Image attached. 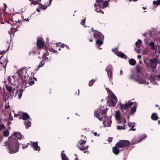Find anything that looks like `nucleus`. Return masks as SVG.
Returning a JSON list of instances; mask_svg holds the SVG:
<instances>
[{
	"label": "nucleus",
	"mask_w": 160,
	"mask_h": 160,
	"mask_svg": "<svg viewBox=\"0 0 160 160\" xmlns=\"http://www.w3.org/2000/svg\"><path fill=\"white\" fill-rule=\"evenodd\" d=\"M9 142L8 143V147L10 154L18 152L19 149V146L18 141L12 137L8 138Z\"/></svg>",
	"instance_id": "1"
},
{
	"label": "nucleus",
	"mask_w": 160,
	"mask_h": 160,
	"mask_svg": "<svg viewBox=\"0 0 160 160\" xmlns=\"http://www.w3.org/2000/svg\"><path fill=\"white\" fill-rule=\"evenodd\" d=\"M133 104L134 105L132 107L131 109V112L130 113V115H132L136 111L137 104L136 102H130V100L128 101V103L126 104L120 103V109L121 111L124 112V110H128L129 108Z\"/></svg>",
	"instance_id": "2"
},
{
	"label": "nucleus",
	"mask_w": 160,
	"mask_h": 160,
	"mask_svg": "<svg viewBox=\"0 0 160 160\" xmlns=\"http://www.w3.org/2000/svg\"><path fill=\"white\" fill-rule=\"evenodd\" d=\"M107 112V109H105L104 110H103L101 108H98L95 111L94 115L100 121H102L103 119V115L105 114Z\"/></svg>",
	"instance_id": "3"
},
{
	"label": "nucleus",
	"mask_w": 160,
	"mask_h": 160,
	"mask_svg": "<svg viewBox=\"0 0 160 160\" xmlns=\"http://www.w3.org/2000/svg\"><path fill=\"white\" fill-rule=\"evenodd\" d=\"M86 142L87 141L85 140L81 139L77 143V146L82 151L86 150L89 147L88 145L84 146Z\"/></svg>",
	"instance_id": "4"
},
{
	"label": "nucleus",
	"mask_w": 160,
	"mask_h": 160,
	"mask_svg": "<svg viewBox=\"0 0 160 160\" xmlns=\"http://www.w3.org/2000/svg\"><path fill=\"white\" fill-rule=\"evenodd\" d=\"M30 68H28L27 69L26 67L23 68L21 69H19L17 71V73L18 74L19 77L20 78L24 77L25 78L27 77L26 72H29L30 71Z\"/></svg>",
	"instance_id": "5"
},
{
	"label": "nucleus",
	"mask_w": 160,
	"mask_h": 160,
	"mask_svg": "<svg viewBox=\"0 0 160 160\" xmlns=\"http://www.w3.org/2000/svg\"><path fill=\"white\" fill-rule=\"evenodd\" d=\"M150 68L154 69L156 68L157 64L159 63L158 59L157 58H152L149 60Z\"/></svg>",
	"instance_id": "6"
},
{
	"label": "nucleus",
	"mask_w": 160,
	"mask_h": 160,
	"mask_svg": "<svg viewBox=\"0 0 160 160\" xmlns=\"http://www.w3.org/2000/svg\"><path fill=\"white\" fill-rule=\"evenodd\" d=\"M116 144V146L119 148H121L128 146L130 144L128 140H120Z\"/></svg>",
	"instance_id": "7"
},
{
	"label": "nucleus",
	"mask_w": 160,
	"mask_h": 160,
	"mask_svg": "<svg viewBox=\"0 0 160 160\" xmlns=\"http://www.w3.org/2000/svg\"><path fill=\"white\" fill-rule=\"evenodd\" d=\"M129 78L132 80H135L136 82L140 84H148V81H147L145 79L138 78H135V75L133 74H131L129 77Z\"/></svg>",
	"instance_id": "8"
},
{
	"label": "nucleus",
	"mask_w": 160,
	"mask_h": 160,
	"mask_svg": "<svg viewBox=\"0 0 160 160\" xmlns=\"http://www.w3.org/2000/svg\"><path fill=\"white\" fill-rule=\"evenodd\" d=\"M6 88L8 92L9 93V95L12 96H16V93L17 92L15 93L14 95V92L15 90V88H12V87L11 86H8V85H5Z\"/></svg>",
	"instance_id": "9"
},
{
	"label": "nucleus",
	"mask_w": 160,
	"mask_h": 160,
	"mask_svg": "<svg viewBox=\"0 0 160 160\" xmlns=\"http://www.w3.org/2000/svg\"><path fill=\"white\" fill-rule=\"evenodd\" d=\"M106 71L107 72L108 78L110 79H112V67L110 66H108L106 68Z\"/></svg>",
	"instance_id": "10"
},
{
	"label": "nucleus",
	"mask_w": 160,
	"mask_h": 160,
	"mask_svg": "<svg viewBox=\"0 0 160 160\" xmlns=\"http://www.w3.org/2000/svg\"><path fill=\"white\" fill-rule=\"evenodd\" d=\"M42 40V39L40 38L39 39L38 38L37 40V48L38 49L42 48L44 46V44Z\"/></svg>",
	"instance_id": "11"
},
{
	"label": "nucleus",
	"mask_w": 160,
	"mask_h": 160,
	"mask_svg": "<svg viewBox=\"0 0 160 160\" xmlns=\"http://www.w3.org/2000/svg\"><path fill=\"white\" fill-rule=\"evenodd\" d=\"M93 37L94 38L97 40L98 39H103L104 36L100 32H98V31L96 32H95L93 34Z\"/></svg>",
	"instance_id": "12"
},
{
	"label": "nucleus",
	"mask_w": 160,
	"mask_h": 160,
	"mask_svg": "<svg viewBox=\"0 0 160 160\" xmlns=\"http://www.w3.org/2000/svg\"><path fill=\"white\" fill-rule=\"evenodd\" d=\"M22 137V134L19 132H14L9 137H12V138L17 140L18 139H21Z\"/></svg>",
	"instance_id": "13"
},
{
	"label": "nucleus",
	"mask_w": 160,
	"mask_h": 160,
	"mask_svg": "<svg viewBox=\"0 0 160 160\" xmlns=\"http://www.w3.org/2000/svg\"><path fill=\"white\" fill-rule=\"evenodd\" d=\"M64 151L63 150L61 152V155L62 160H69L66 155L64 153ZM74 155L76 157L74 160H78L77 155L76 154H75Z\"/></svg>",
	"instance_id": "14"
},
{
	"label": "nucleus",
	"mask_w": 160,
	"mask_h": 160,
	"mask_svg": "<svg viewBox=\"0 0 160 160\" xmlns=\"http://www.w3.org/2000/svg\"><path fill=\"white\" fill-rule=\"evenodd\" d=\"M118 148V147L116 146V144H115V147L112 148V152L115 155H118L120 151H121L119 150Z\"/></svg>",
	"instance_id": "15"
},
{
	"label": "nucleus",
	"mask_w": 160,
	"mask_h": 160,
	"mask_svg": "<svg viewBox=\"0 0 160 160\" xmlns=\"http://www.w3.org/2000/svg\"><path fill=\"white\" fill-rule=\"evenodd\" d=\"M28 118H30V117L28 114L26 113H24L21 116L20 115L19 119H22L23 120H26Z\"/></svg>",
	"instance_id": "16"
},
{
	"label": "nucleus",
	"mask_w": 160,
	"mask_h": 160,
	"mask_svg": "<svg viewBox=\"0 0 160 160\" xmlns=\"http://www.w3.org/2000/svg\"><path fill=\"white\" fill-rule=\"evenodd\" d=\"M103 2V0H96V3L94 4V7H97L98 6L102 8V3Z\"/></svg>",
	"instance_id": "17"
},
{
	"label": "nucleus",
	"mask_w": 160,
	"mask_h": 160,
	"mask_svg": "<svg viewBox=\"0 0 160 160\" xmlns=\"http://www.w3.org/2000/svg\"><path fill=\"white\" fill-rule=\"evenodd\" d=\"M32 144H31V145H32V147L34 148V150H35L37 151L38 150L39 148V150H40V148L39 147V146L38 145V142H32Z\"/></svg>",
	"instance_id": "18"
},
{
	"label": "nucleus",
	"mask_w": 160,
	"mask_h": 160,
	"mask_svg": "<svg viewBox=\"0 0 160 160\" xmlns=\"http://www.w3.org/2000/svg\"><path fill=\"white\" fill-rule=\"evenodd\" d=\"M52 0H49V3L47 6H45L44 5H42L41 3H40L39 8L43 10L46 9L49 6L51 5Z\"/></svg>",
	"instance_id": "19"
},
{
	"label": "nucleus",
	"mask_w": 160,
	"mask_h": 160,
	"mask_svg": "<svg viewBox=\"0 0 160 160\" xmlns=\"http://www.w3.org/2000/svg\"><path fill=\"white\" fill-rule=\"evenodd\" d=\"M103 39H98L96 41V44L98 48L100 47V46L102 45L103 44Z\"/></svg>",
	"instance_id": "20"
},
{
	"label": "nucleus",
	"mask_w": 160,
	"mask_h": 160,
	"mask_svg": "<svg viewBox=\"0 0 160 160\" xmlns=\"http://www.w3.org/2000/svg\"><path fill=\"white\" fill-rule=\"evenodd\" d=\"M151 119L153 120L156 121L158 119V116L156 113H153L151 116Z\"/></svg>",
	"instance_id": "21"
},
{
	"label": "nucleus",
	"mask_w": 160,
	"mask_h": 160,
	"mask_svg": "<svg viewBox=\"0 0 160 160\" xmlns=\"http://www.w3.org/2000/svg\"><path fill=\"white\" fill-rule=\"evenodd\" d=\"M116 55L118 57H120L122 58H127L126 56L124 54L120 51H119Z\"/></svg>",
	"instance_id": "22"
},
{
	"label": "nucleus",
	"mask_w": 160,
	"mask_h": 160,
	"mask_svg": "<svg viewBox=\"0 0 160 160\" xmlns=\"http://www.w3.org/2000/svg\"><path fill=\"white\" fill-rule=\"evenodd\" d=\"M48 54H49V53L47 52H45L44 54H43L42 57V60H43L44 62L46 61H48V58L46 57L47 56Z\"/></svg>",
	"instance_id": "23"
},
{
	"label": "nucleus",
	"mask_w": 160,
	"mask_h": 160,
	"mask_svg": "<svg viewBox=\"0 0 160 160\" xmlns=\"http://www.w3.org/2000/svg\"><path fill=\"white\" fill-rule=\"evenodd\" d=\"M127 112V111L125 112H124L123 114V116L124 117L121 119L122 122L123 123V125H125V124L126 123V120L125 118V115Z\"/></svg>",
	"instance_id": "24"
},
{
	"label": "nucleus",
	"mask_w": 160,
	"mask_h": 160,
	"mask_svg": "<svg viewBox=\"0 0 160 160\" xmlns=\"http://www.w3.org/2000/svg\"><path fill=\"white\" fill-rule=\"evenodd\" d=\"M24 125L27 127V128H28V127H31V122L29 121H26L24 122Z\"/></svg>",
	"instance_id": "25"
},
{
	"label": "nucleus",
	"mask_w": 160,
	"mask_h": 160,
	"mask_svg": "<svg viewBox=\"0 0 160 160\" xmlns=\"http://www.w3.org/2000/svg\"><path fill=\"white\" fill-rule=\"evenodd\" d=\"M129 64L132 66L135 65L136 63V62L135 60L133 59H131L129 62Z\"/></svg>",
	"instance_id": "26"
},
{
	"label": "nucleus",
	"mask_w": 160,
	"mask_h": 160,
	"mask_svg": "<svg viewBox=\"0 0 160 160\" xmlns=\"http://www.w3.org/2000/svg\"><path fill=\"white\" fill-rule=\"evenodd\" d=\"M29 69L30 70V72H26V75H27V77H30L33 76L34 75V73L32 72V70H31V68H29Z\"/></svg>",
	"instance_id": "27"
},
{
	"label": "nucleus",
	"mask_w": 160,
	"mask_h": 160,
	"mask_svg": "<svg viewBox=\"0 0 160 160\" xmlns=\"http://www.w3.org/2000/svg\"><path fill=\"white\" fill-rule=\"evenodd\" d=\"M142 139H141L139 141H135L136 140L135 138H133L132 140V142H131V145H133L138 143L140 142L141 141Z\"/></svg>",
	"instance_id": "28"
},
{
	"label": "nucleus",
	"mask_w": 160,
	"mask_h": 160,
	"mask_svg": "<svg viewBox=\"0 0 160 160\" xmlns=\"http://www.w3.org/2000/svg\"><path fill=\"white\" fill-rule=\"evenodd\" d=\"M120 112L119 111H117L116 112V113H115V117L116 119L117 120H119L120 119Z\"/></svg>",
	"instance_id": "29"
},
{
	"label": "nucleus",
	"mask_w": 160,
	"mask_h": 160,
	"mask_svg": "<svg viewBox=\"0 0 160 160\" xmlns=\"http://www.w3.org/2000/svg\"><path fill=\"white\" fill-rule=\"evenodd\" d=\"M116 103L115 102L113 99H111L109 103V106H110L114 107L116 105Z\"/></svg>",
	"instance_id": "30"
},
{
	"label": "nucleus",
	"mask_w": 160,
	"mask_h": 160,
	"mask_svg": "<svg viewBox=\"0 0 160 160\" xmlns=\"http://www.w3.org/2000/svg\"><path fill=\"white\" fill-rule=\"evenodd\" d=\"M108 6V3L107 1H105L103 2H102V8H104L107 7Z\"/></svg>",
	"instance_id": "31"
},
{
	"label": "nucleus",
	"mask_w": 160,
	"mask_h": 160,
	"mask_svg": "<svg viewBox=\"0 0 160 160\" xmlns=\"http://www.w3.org/2000/svg\"><path fill=\"white\" fill-rule=\"evenodd\" d=\"M154 43L152 41H151L149 44V45L152 47V50H156V48H155L154 47Z\"/></svg>",
	"instance_id": "32"
},
{
	"label": "nucleus",
	"mask_w": 160,
	"mask_h": 160,
	"mask_svg": "<svg viewBox=\"0 0 160 160\" xmlns=\"http://www.w3.org/2000/svg\"><path fill=\"white\" fill-rule=\"evenodd\" d=\"M153 3L154 5H156V6L160 5V0H157V1H154Z\"/></svg>",
	"instance_id": "33"
},
{
	"label": "nucleus",
	"mask_w": 160,
	"mask_h": 160,
	"mask_svg": "<svg viewBox=\"0 0 160 160\" xmlns=\"http://www.w3.org/2000/svg\"><path fill=\"white\" fill-rule=\"evenodd\" d=\"M118 47H116V48H114L112 49V51L113 52H114V53L116 55L118 53V52H119L118 51Z\"/></svg>",
	"instance_id": "34"
},
{
	"label": "nucleus",
	"mask_w": 160,
	"mask_h": 160,
	"mask_svg": "<svg viewBox=\"0 0 160 160\" xmlns=\"http://www.w3.org/2000/svg\"><path fill=\"white\" fill-rule=\"evenodd\" d=\"M128 126L129 127L132 128L134 127V123H131L129 122H128Z\"/></svg>",
	"instance_id": "35"
},
{
	"label": "nucleus",
	"mask_w": 160,
	"mask_h": 160,
	"mask_svg": "<svg viewBox=\"0 0 160 160\" xmlns=\"http://www.w3.org/2000/svg\"><path fill=\"white\" fill-rule=\"evenodd\" d=\"M136 71L137 72H141V68L140 67L139 65H137L136 66Z\"/></svg>",
	"instance_id": "36"
},
{
	"label": "nucleus",
	"mask_w": 160,
	"mask_h": 160,
	"mask_svg": "<svg viewBox=\"0 0 160 160\" xmlns=\"http://www.w3.org/2000/svg\"><path fill=\"white\" fill-rule=\"evenodd\" d=\"M95 81L96 80H94L93 79L90 80L89 82V86L90 87L92 86Z\"/></svg>",
	"instance_id": "37"
},
{
	"label": "nucleus",
	"mask_w": 160,
	"mask_h": 160,
	"mask_svg": "<svg viewBox=\"0 0 160 160\" xmlns=\"http://www.w3.org/2000/svg\"><path fill=\"white\" fill-rule=\"evenodd\" d=\"M123 127H122V126L118 125L117 126V129L119 130H121L122 129H123L125 130V126L126 125H123Z\"/></svg>",
	"instance_id": "38"
},
{
	"label": "nucleus",
	"mask_w": 160,
	"mask_h": 160,
	"mask_svg": "<svg viewBox=\"0 0 160 160\" xmlns=\"http://www.w3.org/2000/svg\"><path fill=\"white\" fill-rule=\"evenodd\" d=\"M143 62L145 64L146 67L148 68H150V63L149 62H148L146 60H143Z\"/></svg>",
	"instance_id": "39"
},
{
	"label": "nucleus",
	"mask_w": 160,
	"mask_h": 160,
	"mask_svg": "<svg viewBox=\"0 0 160 160\" xmlns=\"http://www.w3.org/2000/svg\"><path fill=\"white\" fill-rule=\"evenodd\" d=\"M45 64V62L43 60H42L39 63V65H38V70L39 68L40 67H42Z\"/></svg>",
	"instance_id": "40"
},
{
	"label": "nucleus",
	"mask_w": 160,
	"mask_h": 160,
	"mask_svg": "<svg viewBox=\"0 0 160 160\" xmlns=\"http://www.w3.org/2000/svg\"><path fill=\"white\" fill-rule=\"evenodd\" d=\"M9 132L8 130H6L3 132V135L4 137H7L9 136Z\"/></svg>",
	"instance_id": "41"
},
{
	"label": "nucleus",
	"mask_w": 160,
	"mask_h": 160,
	"mask_svg": "<svg viewBox=\"0 0 160 160\" xmlns=\"http://www.w3.org/2000/svg\"><path fill=\"white\" fill-rule=\"evenodd\" d=\"M18 30V28H11V31L12 33H14Z\"/></svg>",
	"instance_id": "42"
},
{
	"label": "nucleus",
	"mask_w": 160,
	"mask_h": 160,
	"mask_svg": "<svg viewBox=\"0 0 160 160\" xmlns=\"http://www.w3.org/2000/svg\"><path fill=\"white\" fill-rule=\"evenodd\" d=\"M19 94L18 98V99H20L22 96V93L23 92V90L22 89H21L19 90Z\"/></svg>",
	"instance_id": "43"
},
{
	"label": "nucleus",
	"mask_w": 160,
	"mask_h": 160,
	"mask_svg": "<svg viewBox=\"0 0 160 160\" xmlns=\"http://www.w3.org/2000/svg\"><path fill=\"white\" fill-rule=\"evenodd\" d=\"M49 51H50L52 52L53 53H58V52L57 50H55L52 48H49Z\"/></svg>",
	"instance_id": "44"
},
{
	"label": "nucleus",
	"mask_w": 160,
	"mask_h": 160,
	"mask_svg": "<svg viewBox=\"0 0 160 160\" xmlns=\"http://www.w3.org/2000/svg\"><path fill=\"white\" fill-rule=\"evenodd\" d=\"M95 11L97 12H100L102 14L104 13V12L99 8H96L95 10Z\"/></svg>",
	"instance_id": "45"
},
{
	"label": "nucleus",
	"mask_w": 160,
	"mask_h": 160,
	"mask_svg": "<svg viewBox=\"0 0 160 160\" xmlns=\"http://www.w3.org/2000/svg\"><path fill=\"white\" fill-rule=\"evenodd\" d=\"M36 52L35 50H33L29 52V55H33Z\"/></svg>",
	"instance_id": "46"
},
{
	"label": "nucleus",
	"mask_w": 160,
	"mask_h": 160,
	"mask_svg": "<svg viewBox=\"0 0 160 160\" xmlns=\"http://www.w3.org/2000/svg\"><path fill=\"white\" fill-rule=\"evenodd\" d=\"M85 22L86 19H84L82 20L81 22H80V23L82 25L84 26L85 25Z\"/></svg>",
	"instance_id": "47"
},
{
	"label": "nucleus",
	"mask_w": 160,
	"mask_h": 160,
	"mask_svg": "<svg viewBox=\"0 0 160 160\" xmlns=\"http://www.w3.org/2000/svg\"><path fill=\"white\" fill-rule=\"evenodd\" d=\"M5 65H3V63L2 62H0V63L1 64V65L5 69L6 68V65H7V63H8V61H7L6 60L5 61Z\"/></svg>",
	"instance_id": "48"
},
{
	"label": "nucleus",
	"mask_w": 160,
	"mask_h": 160,
	"mask_svg": "<svg viewBox=\"0 0 160 160\" xmlns=\"http://www.w3.org/2000/svg\"><path fill=\"white\" fill-rule=\"evenodd\" d=\"M142 42V41L140 39H138V42H135V45L138 46L139 44L141 43Z\"/></svg>",
	"instance_id": "49"
},
{
	"label": "nucleus",
	"mask_w": 160,
	"mask_h": 160,
	"mask_svg": "<svg viewBox=\"0 0 160 160\" xmlns=\"http://www.w3.org/2000/svg\"><path fill=\"white\" fill-rule=\"evenodd\" d=\"M31 3L32 4H39L40 3H39V2H38V0H37L36 1H34L33 0L32 1V2Z\"/></svg>",
	"instance_id": "50"
},
{
	"label": "nucleus",
	"mask_w": 160,
	"mask_h": 160,
	"mask_svg": "<svg viewBox=\"0 0 160 160\" xmlns=\"http://www.w3.org/2000/svg\"><path fill=\"white\" fill-rule=\"evenodd\" d=\"M34 84V82L33 81H31L29 82V85L32 86Z\"/></svg>",
	"instance_id": "51"
},
{
	"label": "nucleus",
	"mask_w": 160,
	"mask_h": 160,
	"mask_svg": "<svg viewBox=\"0 0 160 160\" xmlns=\"http://www.w3.org/2000/svg\"><path fill=\"white\" fill-rule=\"evenodd\" d=\"M5 128L4 125L3 124L0 125V131L2 129L4 128Z\"/></svg>",
	"instance_id": "52"
},
{
	"label": "nucleus",
	"mask_w": 160,
	"mask_h": 160,
	"mask_svg": "<svg viewBox=\"0 0 160 160\" xmlns=\"http://www.w3.org/2000/svg\"><path fill=\"white\" fill-rule=\"evenodd\" d=\"M112 139H113L112 138L109 137L108 139V141L109 143H110L111 142H112Z\"/></svg>",
	"instance_id": "53"
},
{
	"label": "nucleus",
	"mask_w": 160,
	"mask_h": 160,
	"mask_svg": "<svg viewBox=\"0 0 160 160\" xmlns=\"http://www.w3.org/2000/svg\"><path fill=\"white\" fill-rule=\"evenodd\" d=\"M88 40H89V41L90 42H92V40H93V38H92V36H91V37H88Z\"/></svg>",
	"instance_id": "54"
},
{
	"label": "nucleus",
	"mask_w": 160,
	"mask_h": 160,
	"mask_svg": "<svg viewBox=\"0 0 160 160\" xmlns=\"http://www.w3.org/2000/svg\"><path fill=\"white\" fill-rule=\"evenodd\" d=\"M79 90L78 89V92H75L74 94L75 95L78 96L79 94Z\"/></svg>",
	"instance_id": "55"
},
{
	"label": "nucleus",
	"mask_w": 160,
	"mask_h": 160,
	"mask_svg": "<svg viewBox=\"0 0 160 160\" xmlns=\"http://www.w3.org/2000/svg\"><path fill=\"white\" fill-rule=\"evenodd\" d=\"M61 42H59L58 43H56V46L57 47H61Z\"/></svg>",
	"instance_id": "56"
},
{
	"label": "nucleus",
	"mask_w": 160,
	"mask_h": 160,
	"mask_svg": "<svg viewBox=\"0 0 160 160\" xmlns=\"http://www.w3.org/2000/svg\"><path fill=\"white\" fill-rule=\"evenodd\" d=\"M112 123V121L111 120H109L108 122H107L108 124V126L110 127V124H111Z\"/></svg>",
	"instance_id": "57"
},
{
	"label": "nucleus",
	"mask_w": 160,
	"mask_h": 160,
	"mask_svg": "<svg viewBox=\"0 0 160 160\" xmlns=\"http://www.w3.org/2000/svg\"><path fill=\"white\" fill-rule=\"evenodd\" d=\"M31 145V144H30L29 143H28L27 145L26 146H23L22 147L23 149H24L25 148H27L28 147V145Z\"/></svg>",
	"instance_id": "58"
},
{
	"label": "nucleus",
	"mask_w": 160,
	"mask_h": 160,
	"mask_svg": "<svg viewBox=\"0 0 160 160\" xmlns=\"http://www.w3.org/2000/svg\"><path fill=\"white\" fill-rule=\"evenodd\" d=\"M85 150H84V151H83L84 153H87V154L89 153V151H88V150L85 151Z\"/></svg>",
	"instance_id": "59"
},
{
	"label": "nucleus",
	"mask_w": 160,
	"mask_h": 160,
	"mask_svg": "<svg viewBox=\"0 0 160 160\" xmlns=\"http://www.w3.org/2000/svg\"><path fill=\"white\" fill-rule=\"evenodd\" d=\"M65 46V45L64 44H61V47L64 48Z\"/></svg>",
	"instance_id": "60"
},
{
	"label": "nucleus",
	"mask_w": 160,
	"mask_h": 160,
	"mask_svg": "<svg viewBox=\"0 0 160 160\" xmlns=\"http://www.w3.org/2000/svg\"><path fill=\"white\" fill-rule=\"evenodd\" d=\"M31 17H28L27 18H25L24 20L26 21H28L30 19Z\"/></svg>",
	"instance_id": "61"
},
{
	"label": "nucleus",
	"mask_w": 160,
	"mask_h": 160,
	"mask_svg": "<svg viewBox=\"0 0 160 160\" xmlns=\"http://www.w3.org/2000/svg\"><path fill=\"white\" fill-rule=\"evenodd\" d=\"M91 30H92V31L94 32V33L95 32H97V31L96 30H94V29H93V28H91Z\"/></svg>",
	"instance_id": "62"
},
{
	"label": "nucleus",
	"mask_w": 160,
	"mask_h": 160,
	"mask_svg": "<svg viewBox=\"0 0 160 160\" xmlns=\"http://www.w3.org/2000/svg\"><path fill=\"white\" fill-rule=\"evenodd\" d=\"M20 115L19 114H15L14 115V117H17L18 116H19L20 117Z\"/></svg>",
	"instance_id": "63"
},
{
	"label": "nucleus",
	"mask_w": 160,
	"mask_h": 160,
	"mask_svg": "<svg viewBox=\"0 0 160 160\" xmlns=\"http://www.w3.org/2000/svg\"><path fill=\"white\" fill-rule=\"evenodd\" d=\"M156 77H157L158 79L160 78V74H159L158 75H156L155 76Z\"/></svg>",
	"instance_id": "64"
}]
</instances>
